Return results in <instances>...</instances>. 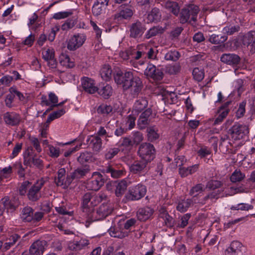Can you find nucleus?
<instances>
[{
    "label": "nucleus",
    "mask_w": 255,
    "mask_h": 255,
    "mask_svg": "<svg viewBox=\"0 0 255 255\" xmlns=\"http://www.w3.org/2000/svg\"><path fill=\"white\" fill-rule=\"evenodd\" d=\"M114 79L115 82L121 85L124 90L129 89L133 95L138 94L143 87L141 79L137 76H134L131 71H127L125 73L118 72L114 76Z\"/></svg>",
    "instance_id": "f257e3e1"
},
{
    "label": "nucleus",
    "mask_w": 255,
    "mask_h": 255,
    "mask_svg": "<svg viewBox=\"0 0 255 255\" xmlns=\"http://www.w3.org/2000/svg\"><path fill=\"white\" fill-rule=\"evenodd\" d=\"M106 198V196L102 193L98 194L86 193L83 197L82 202L83 212L86 213V218L88 215H91L94 208Z\"/></svg>",
    "instance_id": "f03ea898"
},
{
    "label": "nucleus",
    "mask_w": 255,
    "mask_h": 255,
    "mask_svg": "<svg viewBox=\"0 0 255 255\" xmlns=\"http://www.w3.org/2000/svg\"><path fill=\"white\" fill-rule=\"evenodd\" d=\"M113 208L110 203H103L97 209L96 215L94 216L93 213L88 215L85 219V225L87 228L89 227L90 224L93 221L103 220L110 215L113 212Z\"/></svg>",
    "instance_id": "7ed1b4c3"
},
{
    "label": "nucleus",
    "mask_w": 255,
    "mask_h": 255,
    "mask_svg": "<svg viewBox=\"0 0 255 255\" xmlns=\"http://www.w3.org/2000/svg\"><path fill=\"white\" fill-rule=\"evenodd\" d=\"M42 58L47 62L48 67L55 72L56 74H59L64 72L58 69V64L55 57V50L53 48L48 47L43 49L42 51Z\"/></svg>",
    "instance_id": "20e7f679"
},
{
    "label": "nucleus",
    "mask_w": 255,
    "mask_h": 255,
    "mask_svg": "<svg viewBox=\"0 0 255 255\" xmlns=\"http://www.w3.org/2000/svg\"><path fill=\"white\" fill-rule=\"evenodd\" d=\"M199 11V8L198 6L194 4L187 5L182 9L180 13V22L185 23L187 22H195Z\"/></svg>",
    "instance_id": "39448f33"
},
{
    "label": "nucleus",
    "mask_w": 255,
    "mask_h": 255,
    "mask_svg": "<svg viewBox=\"0 0 255 255\" xmlns=\"http://www.w3.org/2000/svg\"><path fill=\"white\" fill-rule=\"evenodd\" d=\"M138 153L142 160L147 162H150L155 157V149L153 144L144 142L140 145Z\"/></svg>",
    "instance_id": "423d86ee"
},
{
    "label": "nucleus",
    "mask_w": 255,
    "mask_h": 255,
    "mask_svg": "<svg viewBox=\"0 0 255 255\" xmlns=\"http://www.w3.org/2000/svg\"><path fill=\"white\" fill-rule=\"evenodd\" d=\"M146 193V187L141 184L133 186L129 191L127 198L130 200H138L143 197Z\"/></svg>",
    "instance_id": "0eeeda50"
},
{
    "label": "nucleus",
    "mask_w": 255,
    "mask_h": 255,
    "mask_svg": "<svg viewBox=\"0 0 255 255\" xmlns=\"http://www.w3.org/2000/svg\"><path fill=\"white\" fill-rule=\"evenodd\" d=\"M248 132L246 126L236 124L229 129L231 138L234 140H238L243 138L246 133Z\"/></svg>",
    "instance_id": "6e6552de"
},
{
    "label": "nucleus",
    "mask_w": 255,
    "mask_h": 255,
    "mask_svg": "<svg viewBox=\"0 0 255 255\" xmlns=\"http://www.w3.org/2000/svg\"><path fill=\"white\" fill-rule=\"evenodd\" d=\"M86 39L84 34L78 33L72 36L67 43V48L71 51H74L82 46Z\"/></svg>",
    "instance_id": "1a4fd4ad"
},
{
    "label": "nucleus",
    "mask_w": 255,
    "mask_h": 255,
    "mask_svg": "<svg viewBox=\"0 0 255 255\" xmlns=\"http://www.w3.org/2000/svg\"><path fill=\"white\" fill-rule=\"evenodd\" d=\"M104 181L102 175L99 172H94L91 179L87 182L86 188L88 190L97 191L104 184Z\"/></svg>",
    "instance_id": "9d476101"
},
{
    "label": "nucleus",
    "mask_w": 255,
    "mask_h": 255,
    "mask_svg": "<svg viewBox=\"0 0 255 255\" xmlns=\"http://www.w3.org/2000/svg\"><path fill=\"white\" fill-rule=\"evenodd\" d=\"M18 203L15 200H10L8 197H4L0 200V217L2 216L4 211L13 212L18 206Z\"/></svg>",
    "instance_id": "9b49d317"
},
{
    "label": "nucleus",
    "mask_w": 255,
    "mask_h": 255,
    "mask_svg": "<svg viewBox=\"0 0 255 255\" xmlns=\"http://www.w3.org/2000/svg\"><path fill=\"white\" fill-rule=\"evenodd\" d=\"M47 247L44 240H37L32 244L29 249L30 255H42Z\"/></svg>",
    "instance_id": "f8f14e48"
},
{
    "label": "nucleus",
    "mask_w": 255,
    "mask_h": 255,
    "mask_svg": "<svg viewBox=\"0 0 255 255\" xmlns=\"http://www.w3.org/2000/svg\"><path fill=\"white\" fill-rule=\"evenodd\" d=\"M44 181L40 179L31 187L29 189L27 196L29 200L31 201H36L41 196L40 190L44 184Z\"/></svg>",
    "instance_id": "ddd939ff"
},
{
    "label": "nucleus",
    "mask_w": 255,
    "mask_h": 255,
    "mask_svg": "<svg viewBox=\"0 0 255 255\" xmlns=\"http://www.w3.org/2000/svg\"><path fill=\"white\" fill-rule=\"evenodd\" d=\"M81 82L82 88L85 92L93 94L98 91L95 82L92 78L84 77L81 78Z\"/></svg>",
    "instance_id": "4468645a"
},
{
    "label": "nucleus",
    "mask_w": 255,
    "mask_h": 255,
    "mask_svg": "<svg viewBox=\"0 0 255 255\" xmlns=\"http://www.w3.org/2000/svg\"><path fill=\"white\" fill-rule=\"evenodd\" d=\"M57 179L56 183L58 186H62L63 188H67L71 183L72 177L70 175H67L65 178L66 170L62 168L58 171Z\"/></svg>",
    "instance_id": "2eb2a0df"
},
{
    "label": "nucleus",
    "mask_w": 255,
    "mask_h": 255,
    "mask_svg": "<svg viewBox=\"0 0 255 255\" xmlns=\"http://www.w3.org/2000/svg\"><path fill=\"white\" fill-rule=\"evenodd\" d=\"M133 15L131 6L128 4L121 5L119 8V11L114 15V18L118 20L123 19H128Z\"/></svg>",
    "instance_id": "dca6fc26"
},
{
    "label": "nucleus",
    "mask_w": 255,
    "mask_h": 255,
    "mask_svg": "<svg viewBox=\"0 0 255 255\" xmlns=\"http://www.w3.org/2000/svg\"><path fill=\"white\" fill-rule=\"evenodd\" d=\"M108 5V0H96L92 9L94 15L98 16L104 13Z\"/></svg>",
    "instance_id": "f3484780"
},
{
    "label": "nucleus",
    "mask_w": 255,
    "mask_h": 255,
    "mask_svg": "<svg viewBox=\"0 0 255 255\" xmlns=\"http://www.w3.org/2000/svg\"><path fill=\"white\" fill-rule=\"evenodd\" d=\"M243 44L250 46L251 52L255 51V31H250L243 36Z\"/></svg>",
    "instance_id": "a211bd4d"
},
{
    "label": "nucleus",
    "mask_w": 255,
    "mask_h": 255,
    "mask_svg": "<svg viewBox=\"0 0 255 255\" xmlns=\"http://www.w3.org/2000/svg\"><path fill=\"white\" fill-rule=\"evenodd\" d=\"M230 102L226 103L218 110V116L214 121V125L220 124L228 115L230 110L228 108Z\"/></svg>",
    "instance_id": "6ab92c4d"
},
{
    "label": "nucleus",
    "mask_w": 255,
    "mask_h": 255,
    "mask_svg": "<svg viewBox=\"0 0 255 255\" xmlns=\"http://www.w3.org/2000/svg\"><path fill=\"white\" fill-rule=\"evenodd\" d=\"M144 74L149 77L155 80H160L162 78V73L156 70V67L152 64H148L144 71Z\"/></svg>",
    "instance_id": "aec40b11"
},
{
    "label": "nucleus",
    "mask_w": 255,
    "mask_h": 255,
    "mask_svg": "<svg viewBox=\"0 0 255 255\" xmlns=\"http://www.w3.org/2000/svg\"><path fill=\"white\" fill-rule=\"evenodd\" d=\"M204 186L202 184H198L195 186H193L190 190L189 194L193 197L191 199H193L195 203H200L204 204L205 203V200H207L210 198V195H208L205 197L204 200L202 202H196L197 196L199 194L201 193L203 191Z\"/></svg>",
    "instance_id": "412c9836"
},
{
    "label": "nucleus",
    "mask_w": 255,
    "mask_h": 255,
    "mask_svg": "<svg viewBox=\"0 0 255 255\" xmlns=\"http://www.w3.org/2000/svg\"><path fill=\"white\" fill-rule=\"evenodd\" d=\"M220 59L222 62L232 66L237 65L240 61V57L233 53L224 54Z\"/></svg>",
    "instance_id": "4be33fe9"
},
{
    "label": "nucleus",
    "mask_w": 255,
    "mask_h": 255,
    "mask_svg": "<svg viewBox=\"0 0 255 255\" xmlns=\"http://www.w3.org/2000/svg\"><path fill=\"white\" fill-rule=\"evenodd\" d=\"M147 162L136 161L129 166L130 171L134 174H140L144 172L146 169Z\"/></svg>",
    "instance_id": "5701e85b"
},
{
    "label": "nucleus",
    "mask_w": 255,
    "mask_h": 255,
    "mask_svg": "<svg viewBox=\"0 0 255 255\" xmlns=\"http://www.w3.org/2000/svg\"><path fill=\"white\" fill-rule=\"evenodd\" d=\"M151 114V111L149 109L145 110L141 113L137 121V126L139 128L144 129L149 124V117Z\"/></svg>",
    "instance_id": "b1692460"
},
{
    "label": "nucleus",
    "mask_w": 255,
    "mask_h": 255,
    "mask_svg": "<svg viewBox=\"0 0 255 255\" xmlns=\"http://www.w3.org/2000/svg\"><path fill=\"white\" fill-rule=\"evenodd\" d=\"M89 244V241L87 238H81L79 241L71 243L69 247L71 250L80 251L87 248Z\"/></svg>",
    "instance_id": "393cba45"
},
{
    "label": "nucleus",
    "mask_w": 255,
    "mask_h": 255,
    "mask_svg": "<svg viewBox=\"0 0 255 255\" xmlns=\"http://www.w3.org/2000/svg\"><path fill=\"white\" fill-rule=\"evenodd\" d=\"M148 105V102L146 99L141 98L137 100L133 107L132 113L138 115L139 113L145 110Z\"/></svg>",
    "instance_id": "a878e982"
},
{
    "label": "nucleus",
    "mask_w": 255,
    "mask_h": 255,
    "mask_svg": "<svg viewBox=\"0 0 255 255\" xmlns=\"http://www.w3.org/2000/svg\"><path fill=\"white\" fill-rule=\"evenodd\" d=\"M242 244L238 241H233L226 249L225 255H239L241 252Z\"/></svg>",
    "instance_id": "bb28decb"
},
{
    "label": "nucleus",
    "mask_w": 255,
    "mask_h": 255,
    "mask_svg": "<svg viewBox=\"0 0 255 255\" xmlns=\"http://www.w3.org/2000/svg\"><path fill=\"white\" fill-rule=\"evenodd\" d=\"M3 119L5 123L10 126L18 125L20 121L19 115L15 113H6Z\"/></svg>",
    "instance_id": "cd10ccee"
},
{
    "label": "nucleus",
    "mask_w": 255,
    "mask_h": 255,
    "mask_svg": "<svg viewBox=\"0 0 255 255\" xmlns=\"http://www.w3.org/2000/svg\"><path fill=\"white\" fill-rule=\"evenodd\" d=\"M146 133L147 140L150 142L154 141L160 137L158 128L154 126L148 127L146 129Z\"/></svg>",
    "instance_id": "c85d7f7f"
},
{
    "label": "nucleus",
    "mask_w": 255,
    "mask_h": 255,
    "mask_svg": "<svg viewBox=\"0 0 255 255\" xmlns=\"http://www.w3.org/2000/svg\"><path fill=\"white\" fill-rule=\"evenodd\" d=\"M195 203L193 199H181L178 201L176 206V209L177 211L181 213L185 212L189 207L193 205Z\"/></svg>",
    "instance_id": "c756f323"
},
{
    "label": "nucleus",
    "mask_w": 255,
    "mask_h": 255,
    "mask_svg": "<svg viewBox=\"0 0 255 255\" xmlns=\"http://www.w3.org/2000/svg\"><path fill=\"white\" fill-rule=\"evenodd\" d=\"M60 65L64 68H70L74 66V63L69 56L64 53L61 54L58 57Z\"/></svg>",
    "instance_id": "7c9ffc66"
},
{
    "label": "nucleus",
    "mask_w": 255,
    "mask_h": 255,
    "mask_svg": "<svg viewBox=\"0 0 255 255\" xmlns=\"http://www.w3.org/2000/svg\"><path fill=\"white\" fill-rule=\"evenodd\" d=\"M153 213V210L148 207L140 209L137 213V217L139 220L144 221L148 219Z\"/></svg>",
    "instance_id": "2f4dec72"
},
{
    "label": "nucleus",
    "mask_w": 255,
    "mask_h": 255,
    "mask_svg": "<svg viewBox=\"0 0 255 255\" xmlns=\"http://www.w3.org/2000/svg\"><path fill=\"white\" fill-rule=\"evenodd\" d=\"M144 28L140 22L133 23L130 28V36L133 38L140 36L143 33Z\"/></svg>",
    "instance_id": "473e14b6"
},
{
    "label": "nucleus",
    "mask_w": 255,
    "mask_h": 255,
    "mask_svg": "<svg viewBox=\"0 0 255 255\" xmlns=\"http://www.w3.org/2000/svg\"><path fill=\"white\" fill-rule=\"evenodd\" d=\"M87 141L95 151H98L102 148V140L98 136L92 135L89 136Z\"/></svg>",
    "instance_id": "72a5a7b5"
},
{
    "label": "nucleus",
    "mask_w": 255,
    "mask_h": 255,
    "mask_svg": "<svg viewBox=\"0 0 255 255\" xmlns=\"http://www.w3.org/2000/svg\"><path fill=\"white\" fill-rule=\"evenodd\" d=\"M128 183L126 180L123 179L116 183L115 194L117 197H122L127 190Z\"/></svg>",
    "instance_id": "f704fd0d"
},
{
    "label": "nucleus",
    "mask_w": 255,
    "mask_h": 255,
    "mask_svg": "<svg viewBox=\"0 0 255 255\" xmlns=\"http://www.w3.org/2000/svg\"><path fill=\"white\" fill-rule=\"evenodd\" d=\"M198 168V164H194L188 167H180L179 174L182 177H185L196 172Z\"/></svg>",
    "instance_id": "c9c22d12"
},
{
    "label": "nucleus",
    "mask_w": 255,
    "mask_h": 255,
    "mask_svg": "<svg viewBox=\"0 0 255 255\" xmlns=\"http://www.w3.org/2000/svg\"><path fill=\"white\" fill-rule=\"evenodd\" d=\"M103 172L106 173H110L113 178H117L125 175L126 171L123 169H116L112 166H108L103 169Z\"/></svg>",
    "instance_id": "e433bc0d"
},
{
    "label": "nucleus",
    "mask_w": 255,
    "mask_h": 255,
    "mask_svg": "<svg viewBox=\"0 0 255 255\" xmlns=\"http://www.w3.org/2000/svg\"><path fill=\"white\" fill-rule=\"evenodd\" d=\"M35 157L33 154L32 149L31 148H28L23 153L24 164L30 167L32 166V163Z\"/></svg>",
    "instance_id": "4c0bfd02"
},
{
    "label": "nucleus",
    "mask_w": 255,
    "mask_h": 255,
    "mask_svg": "<svg viewBox=\"0 0 255 255\" xmlns=\"http://www.w3.org/2000/svg\"><path fill=\"white\" fill-rule=\"evenodd\" d=\"M90 169L88 167L78 168L73 172L70 174V177H72L71 183L74 179H80L84 177L89 172Z\"/></svg>",
    "instance_id": "58836bf2"
},
{
    "label": "nucleus",
    "mask_w": 255,
    "mask_h": 255,
    "mask_svg": "<svg viewBox=\"0 0 255 255\" xmlns=\"http://www.w3.org/2000/svg\"><path fill=\"white\" fill-rule=\"evenodd\" d=\"M19 238L20 237L17 234H14L11 236L3 245L2 252H5L8 250L16 243Z\"/></svg>",
    "instance_id": "ea45409f"
},
{
    "label": "nucleus",
    "mask_w": 255,
    "mask_h": 255,
    "mask_svg": "<svg viewBox=\"0 0 255 255\" xmlns=\"http://www.w3.org/2000/svg\"><path fill=\"white\" fill-rule=\"evenodd\" d=\"M164 7L167 11L171 12L175 15L179 13L180 7L176 2L168 1L165 3Z\"/></svg>",
    "instance_id": "a19ab883"
},
{
    "label": "nucleus",
    "mask_w": 255,
    "mask_h": 255,
    "mask_svg": "<svg viewBox=\"0 0 255 255\" xmlns=\"http://www.w3.org/2000/svg\"><path fill=\"white\" fill-rule=\"evenodd\" d=\"M137 115L131 113L126 118L125 122L123 123V126L126 128L127 129L130 130L134 128L135 125V120Z\"/></svg>",
    "instance_id": "79ce46f5"
},
{
    "label": "nucleus",
    "mask_w": 255,
    "mask_h": 255,
    "mask_svg": "<svg viewBox=\"0 0 255 255\" xmlns=\"http://www.w3.org/2000/svg\"><path fill=\"white\" fill-rule=\"evenodd\" d=\"M100 74L102 79L105 81L111 79L112 76V70L109 65H104L101 69Z\"/></svg>",
    "instance_id": "37998d69"
},
{
    "label": "nucleus",
    "mask_w": 255,
    "mask_h": 255,
    "mask_svg": "<svg viewBox=\"0 0 255 255\" xmlns=\"http://www.w3.org/2000/svg\"><path fill=\"white\" fill-rule=\"evenodd\" d=\"M33 211L31 207H26L22 211L21 218L25 222H30L33 219Z\"/></svg>",
    "instance_id": "c03bdc74"
},
{
    "label": "nucleus",
    "mask_w": 255,
    "mask_h": 255,
    "mask_svg": "<svg viewBox=\"0 0 255 255\" xmlns=\"http://www.w3.org/2000/svg\"><path fill=\"white\" fill-rule=\"evenodd\" d=\"M227 39V36L222 34H212L209 38V41L213 44H220L224 43Z\"/></svg>",
    "instance_id": "a18cd8bd"
},
{
    "label": "nucleus",
    "mask_w": 255,
    "mask_h": 255,
    "mask_svg": "<svg viewBox=\"0 0 255 255\" xmlns=\"http://www.w3.org/2000/svg\"><path fill=\"white\" fill-rule=\"evenodd\" d=\"M160 14L159 9L157 8H153L147 15V19L149 22H154L157 21L160 18Z\"/></svg>",
    "instance_id": "49530a36"
},
{
    "label": "nucleus",
    "mask_w": 255,
    "mask_h": 255,
    "mask_svg": "<svg viewBox=\"0 0 255 255\" xmlns=\"http://www.w3.org/2000/svg\"><path fill=\"white\" fill-rule=\"evenodd\" d=\"M164 31V29L161 27L155 26L149 29L145 34V38L149 39L158 34L162 33Z\"/></svg>",
    "instance_id": "de8ad7c7"
},
{
    "label": "nucleus",
    "mask_w": 255,
    "mask_h": 255,
    "mask_svg": "<svg viewBox=\"0 0 255 255\" xmlns=\"http://www.w3.org/2000/svg\"><path fill=\"white\" fill-rule=\"evenodd\" d=\"M98 93L105 99L109 98L113 94V89L109 85H106L98 91Z\"/></svg>",
    "instance_id": "09e8293b"
},
{
    "label": "nucleus",
    "mask_w": 255,
    "mask_h": 255,
    "mask_svg": "<svg viewBox=\"0 0 255 255\" xmlns=\"http://www.w3.org/2000/svg\"><path fill=\"white\" fill-rule=\"evenodd\" d=\"M48 101L42 100V102L47 106H57L58 97L53 93L50 92L48 95Z\"/></svg>",
    "instance_id": "8fccbe9b"
},
{
    "label": "nucleus",
    "mask_w": 255,
    "mask_h": 255,
    "mask_svg": "<svg viewBox=\"0 0 255 255\" xmlns=\"http://www.w3.org/2000/svg\"><path fill=\"white\" fill-rule=\"evenodd\" d=\"M131 53H132V55L131 54L130 64L133 67H137V64L135 63L134 60L140 59L144 53L132 48L131 49Z\"/></svg>",
    "instance_id": "3c124183"
},
{
    "label": "nucleus",
    "mask_w": 255,
    "mask_h": 255,
    "mask_svg": "<svg viewBox=\"0 0 255 255\" xmlns=\"http://www.w3.org/2000/svg\"><path fill=\"white\" fill-rule=\"evenodd\" d=\"M9 93L13 94L14 96H16L18 97L19 100L22 103L24 104L27 102V97L25 96H24L22 93L18 91L15 87H12L10 88L9 89Z\"/></svg>",
    "instance_id": "603ef678"
},
{
    "label": "nucleus",
    "mask_w": 255,
    "mask_h": 255,
    "mask_svg": "<svg viewBox=\"0 0 255 255\" xmlns=\"http://www.w3.org/2000/svg\"><path fill=\"white\" fill-rule=\"evenodd\" d=\"M161 210L162 212L160 211L159 214L160 217L163 219L167 226H172L173 225L172 218L168 214L166 211L164 209H162Z\"/></svg>",
    "instance_id": "864d4df0"
},
{
    "label": "nucleus",
    "mask_w": 255,
    "mask_h": 255,
    "mask_svg": "<svg viewBox=\"0 0 255 255\" xmlns=\"http://www.w3.org/2000/svg\"><path fill=\"white\" fill-rule=\"evenodd\" d=\"M92 155L90 152H85L82 153L78 157V161L81 164H84L86 162L92 161Z\"/></svg>",
    "instance_id": "5fc2aeb1"
},
{
    "label": "nucleus",
    "mask_w": 255,
    "mask_h": 255,
    "mask_svg": "<svg viewBox=\"0 0 255 255\" xmlns=\"http://www.w3.org/2000/svg\"><path fill=\"white\" fill-rule=\"evenodd\" d=\"M48 155L52 158H57L61 154V151L59 147L53 145H48Z\"/></svg>",
    "instance_id": "6e6d98bb"
},
{
    "label": "nucleus",
    "mask_w": 255,
    "mask_h": 255,
    "mask_svg": "<svg viewBox=\"0 0 255 255\" xmlns=\"http://www.w3.org/2000/svg\"><path fill=\"white\" fill-rule=\"evenodd\" d=\"M245 177V175L240 171L236 170L232 174L230 177L232 182H240Z\"/></svg>",
    "instance_id": "4d7b16f0"
},
{
    "label": "nucleus",
    "mask_w": 255,
    "mask_h": 255,
    "mask_svg": "<svg viewBox=\"0 0 255 255\" xmlns=\"http://www.w3.org/2000/svg\"><path fill=\"white\" fill-rule=\"evenodd\" d=\"M180 54L177 51H170L168 52L164 56L165 59L166 60H171L176 61L180 57Z\"/></svg>",
    "instance_id": "13d9d810"
},
{
    "label": "nucleus",
    "mask_w": 255,
    "mask_h": 255,
    "mask_svg": "<svg viewBox=\"0 0 255 255\" xmlns=\"http://www.w3.org/2000/svg\"><path fill=\"white\" fill-rule=\"evenodd\" d=\"M253 208L252 205L246 203H240L236 205L232 206L231 209L232 210L248 211Z\"/></svg>",
    "instance_id": "bf43d9fd"
},
{
    "label": "nucleus",
    "mask_w": 255,
    "mask_h": 255,
    "mask_svg": "<svg viewBox=\"0 0 255 255\" xmlns=\"http://www.w3.org/2000/svg\"><path fill=\"white\" fill-rule=\"evenodd\" d=\"M192 75L194 79L198 81H202L204 77V71L199 68H194Z\"/></svg>",
    "instance_id": "052dcab7"
},
{
    "label": "nucleus",
    "mask_w": 255,
    "mask_h": 255,
    "mask_svg": "<svg viewBox=\"0 0 255 255\" xmlns=\"http://www.w3.org/2000/svg\"><path fill=\"white\" fill-rule=\"evenodd\" d=\"M240 27L239 26L235 25H229L225 26L222 30L224 34L227 35H232L239 30Z\"/></svg>",
    "instance_id": "680f3d73"
},
{
    "label": "nucleus",
    "mask_w": 255,
    "mask_h": 255,
    "mask_svg": "<svg viewBox=\"0 0 255 255\" xmlns=\"http://www.w3.org/2000/svg\"><path fill=\"white\" fill-rule=\"evenodd\" d=\"M113 111L112 107L110 105L103 104L100 106L98 109L97 112L99 114L103 115H108L111 113Z\"/></svg>",
    "instance_id": "e2e57ef3"
},
{
    "label": "nucleus",
    "mask_w": 255,
    "mask_h": 255,
    "mask_svg": "<svg viewBox=\"0 0 255 255\" xmlns=\"http://www.w3.org/2000/svg\"><path fill=\"white\" fill-rule=\"evenodd\" d=\"M246 101H244L239 104V108L236 112V116L238 119L243 117L246 112Z\"/></svg>",
    "instance_id": "0e129e2a"
},
{
    "label": "nucleus",
    "mask_w": 255,
    "mask_h": 255,
    "mask_svg": "<svg viewBox=\"0 0 255 255\" xmlns=\"http://www.w3.org/2000/svg\"><path fill=\"white\" fill-rule=\"evenodd\" d=\"M109 234L111 237L114 238H123L127 235V233L121 232L115 228H111L109 230Z\"/></svg>",
    "instance_id": "69168bd1"
},
{
    "label": "nucleus",
    "mask_w": 255,
    "mask_h": 255,
    "mask_svg": "<svg viewBox=\"0 0 255 255\" xmlns=\"http://www.w3.org/2000/svg\"><path fill=\"white\" fill-rule=\"evenodd\" d=\"M29 139L31 143L35 148V150L39 153L41 152L42 148L40 145V141L38 138L35 136H29Z\"/></svg>",
    "instance_id": "338daca9"
},
{
    "label": "nucleus",
    "mask_w": 255,
    "mask_h": 255,
    "mask_svg": "<svg viewBox=\"0 0 255 255\" xmlns=\"http://www.w3.org/2000/svg\"><path fill=\"white\" fill-rule=\"evenodd\" d=\"M12 173V167L10 166L5 167L0 170V177L1 179L8 178Z\"/></svg>",
    "instance_id": "774afa93"
}]
</instances>
